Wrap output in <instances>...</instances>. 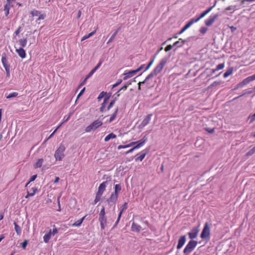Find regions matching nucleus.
<instances>
[{
    "label": "nucleus",
    "instance_id": "1",
    "mask_svg": "<svg viewBox=\"0 0 255 255\" xmlns=\"http://www.w3.org/2000/svg\"><path fill=\"white\" fill-rule=\"evenodd\" d=\"M167 61V58L164 57L162 58L159 64L155 67L152 72H151L145 79V81H148L151 78L156 76L160 73L163 67L166 64Z\"/></svg>",
    "mask_w": 255,
    "mask_h": 255
},
{
    "label": "nucleus",
    "instance_id": "2",
    "mask_svg": "<svg viewBox=\"0 0 255 255\" xmlns=\"http://www.w3.org/2000/svg\"><path fill=\"white\" fill-rule=\"evenodd\" d=\"M65 146L63 143H61L58 148L55 151L54 157L56 160L61 161L64 157V151L65 150Z\"/></svg>",
    "mask_w": 255,
    "mask_h": 255
},
{
    "label": "nucleus",
    "instance_id": "3",
    "mask_svg": "<svg viewBox=\"0 0 255 255\" xmlns=\"http://www.w3.org/2000/svg\"><path fill=\"white\" fill-rule=\"evenodd\" d=\"M103 125V122L99 120H97L92 123L90 125L87 126L85 130L86 132H90L91 131H94L97 129L98 128L102 126Z\"/></svg>",
    "mask_w": 255,
    "mask_h": 255
},
{
    "label": "nucleus",
    "instance_id": "4",
    "mask_svg": "<svg viewBox=\"0 0 255 255\" xmlns=\"http://www.w3.org/2000/svg\"><path fill=\"white\" fill-rule=\"evenodd\" d=\"M197 244L198 242L196 241H190L183 250L184 254H188L191 253L193 251V250L196 248Z\"/></svg>",
    "mask_w": 255,
    "mask_h": 255
},
{
    "label": "nucleus",
    "instance_id": "5",
    "mask_svg": "<svg viewBox=\"0 0 255 255\" xmlns=\"http://www.w3.org/2000/svg\"><path fill=\"white\" fill-rule=\"evenodd\" d=\"M210 235V227L208 223L205 224L204 228L200 235V237L202 239H206L209 238Z\"/></svg>",
    "mask_w": 255,
    "mask_h": 255
},
{
    "label": "nucleus",
    "instance_id": "6",
    "mask_svg": "<svg viewBox=\"0 0 255 255\" xmlns=\"http://www.w3.org/2000/svg\"><path fill=\"white\" fill-rule=\"evenodd\" d=\"M199 232V227H193L190 232L188 233L189 238L191 240H193L197 238Z\"/></svg>",
    "mask_w": 255,
    "mask_h": 255
},
{
    "label": "nucleus",
    "instance_id": "7",
    "mask_svg": "<svg viewBox=\"0 0 255 255\" xmlns=\"http://www.w3.org/2000/svg\"><path fill=\"white\" fill-rule=\"evenodd\" d=\"M218 17V14L211 15L205 21V24L208 26H211Z\"/></svg>",
    "mask_w": 255,
    "mask_h": 255
},
{
    "label": "nucleus",
    "instance_id": "8",
    "mask_svg": "<svg viewBox=\"0 0 255 255\" xmlns=\"http://www.w3.org/2000/svg\"><path fill=\"white\" fill-rule=\"evenodd\" d=\"M152 116V114H149L147 116H146L143 120V121L141 122V123L139 125V128H142L146 125H147L149 124V122L150 121Z\"/></svg>",
    "mask_w": 255,
    "mask_h": 255
},
{
    "label": "nucleus",
    "instance_id": "9",
    "mask_svg": "<svg viewBox=\"0 0 255 255\" xmlns=\"http://www.w3.org/2000/svg\"><path fill=\"white\" fill-rule=\"evenodd\" d=\"M147 141V137L146 135H144L142 139L137 141L135 146L133 147V149L135 150L140 148Z\"/></svg>",
    "mask_w": 255,
    "mask_h": 255
},
{
    "label": "nucleus",
    "instance_id": "10",
    "mask_svg": "<svg viewBox=\"0 0 255 255\" xmlns=\"http://www.w3.org/2000/svg\"><path fill=\"white\" fill-rule=\"evenodd\" d=\"M118 197V195H117L114 193H112L109 199H108L107 200L109 205L111 206L115 204L116 202Z\"/></svg>",
    "mask_w": 255,
    "mask_h": 255
},
{
    "label": "nucleus",
    "instance_id": "11",
    "mask_svg": "<svg viewBox=\"0 0 255 255\" xmlns=\"http://www.w3.org/2000/svg\"><path fill=\"white\" fill-rule=\"evenodd\" d=\"M99 221L100 222V223L101 229H105V227L107 226L108 224L107 217L106 216H99Z\"/></svg>",
    "mask_w": 255,
    "mask_h": 255
},
{
    "label": "nucleus",
    "instance_id": "12",
    "mask_svg": "<svg viewBox=\"0 0 255 255\" xmlns=\"http://www.w3.org/2000/svg\"><path fill=\"white\" fill-rule=\"evenodd\" d=\"M186 239L185 236H182L180 237L177 246V249L178 250L181 249L183 246L186 242Z\"/></svg>",
    "mask_w": 255,
    "mask_h": 255
},
{
    "label": "nucleus",
    "instance_id": "13",
    "mask_svg": "<svg viewBox=\"0 0 255 255\" xmlns=\"http://www.w3.org/2000/svg\"><path fill=\"white\" fill-rule=\"evenodd\" d=\"M107 184V181L102 182L99 186L97 194L102 195L104 191L105 190Z\"/></svg>",
    "mask_w": 255,
    "mask_h": 255
},
{
    "label": "nucleus",
    "instance_id": "14",
    "mask_svg": "<svg viewBox=\"0 0 255 255\" xmlns=\"http://www.w3.org/2000/svg\"><path fill=\"white\" fill-rule=\"evenodd\" d=\"M137 73V72L135 70H131L128 71V72L125 73L124 75H125V77L123 78L124 80H126L128 78H130L132 76H133L134 75H135Z\"/></svg>",
    "mask_w": 255,
    "mask_h": 255
},
{
    "label": "nucleus",
    "instance_id": "15",
    "mask_svg": "<svg viewBox=\"0 0 255 255\" xmlns=\"http://www.w3.org/2000/svg\"><path fill=\"white\" fill-rule=\"evenodd\" d=\"M1 62L4 69L10 68L9 65L8 64L6 55L5 54H3L1 57Z\"/></svg>",
    "mask_w": 255,
    "mask_h": 255
},
{
    "label": "nucleus",
    "instance_id": "16",
    "mask_svg": "<svg viewBox=\"0 0 255 255\" xmlns=\"http://www.w3.org/2000/svg\"><path fill=\"white\" fill-rule=\"evenodd\" d=\"M195 22L193 21L192 19H191L190 21L183 27V28L181 30V31L179 32V34H181L183 33L186 29H187L189 27H190Z\"/></svg>",
    "mask_w": 255,
    "mask_h": 255
},
{
    "label": "nucleus",
    "instance_id": "17",
    "mask_svg": "<svg viewBox=\"0 0 255 255\" xmlns=\"http://www.w3.org/2000/svg\"><path fill=\"white\" fill-rule=\"evenodd\" d=\"M131 229L132 231L139 233L142 230V228L140 225L133 222L131 227Z\"/></svg>",
    "mask_w": 255,
    "mask_h": 255
},
{
    "label": "nucleus",
    "instance_id": "18",
    "mask_svg": "<svg viewBox=\"0 0 255 255\" xmlns=\"http://www.w3.org/2000/svg\"><path fill=\"white\" fill-rule=\"evenodd\" d=\"M16 52L17 53L18 55L21 58H24L26 56V53L25 50L23 49V48L20 47L19 49H16Z\"/></svg>",
    "mask_w": 255,
    "mask_h": 255
},
{
    "label": "nucleus",
    "instance_id": "19",
    "mask_svg": "<svg viewBox=\"0 0 255 255\" xmlns=\"http://www.w3.org/2000/svg\"><path fill=\"white\" fill-rule=\"evenodd\" d=\"M110 96H109L108 97L105 98L104 99V101H103V103L101 105V107L100 108V111L101 112H104V111H105L106 105L108 102V101H109V99L110 98Z\"/></svg>",
    "mask_w": 255,
    "mask_h": 255
},
{
    "label": "nucleus",
    "instance_id": "20",
    "mask_svg": "<svg viewBox=\"0 0 255 255\" xmlns=\"http://www.w3.org/2000/svg\"><path fill=\"white\" fill-rule=\"evenodd\" d=\"M51 236H52V233H51V230H50L48 233L46 234L44 236V237H43L44 242L45 243H48L49 241V240L50 239V238L51 237Z\"/></svg>",
    "mask_w": 255,
    "mask_h": 255
},
{
    "label": "nucleus",
    "instance_id": "21",
    "mask_svg": "<svg viewBox=\"0 0 255 255\" xmlns=\"http://www.w3.org/2000/svg\"><path fill=\"white\" fill-rule=\"evenodd\" d=\"M86 216L83 217L81 219L76 221L74 223H73L72 225V227H80L81 224L83 223L84 220Z\"/></svg>",
    "mask_w": 255,
    "mask_h": 255
},
{
    "label": "nucleus",
    "instance_id": "22",
    "mask_svg": "<svg viewBox=\"0 0 255 255\" xmlns=\"http://www.w3.org/2000/svg\"><path fill=\"white\" fill-rule=\"evenodd\" d=\"M32 192H31V193H30L28 191H27V194L26 196H25V198L27 199V198H29V197L33 196L35 194L36 191H37V188L36 187H33L32 188Z\"/></svg>",
    "mask_w": 255,
    "mask_h": 255
},
{
    "label": "nucleus",
    "instance_id": "23",
    "mask_svg": "<svg viewBox=\"0 0 255 255\" xmlns=\"http://www.w3.org/2000/svg\"><path fill=\"white\" fill-rule=\"evenodd\" d=\"M119 111V108H117L114 112V113L111 115L110 119H109V123H111L114 120H115L116 117H117V113H118V112Z\"/></svg>",
    "mask_w": 255,
    "mask_h": 255
},
{
    "label": "nucleus",
    "instance_id": "24",
    "mask_svg": "<svg viewBox=\"0 0 255 255\" xmlns=\"http://www.w3.org/2000/svg\"><path fill=\"white\" fill-rule=\"evenodd\" d=\"M147 153H148L147 151H146V150L142 151V153L135 159V160L136 161L139 160L140 161H142Z\"/></svg>",
    "mask_w": 255,
    "mask_h": 255
},
{
    "label": "nucleus",
    "instance_id": "25",
    "mask_svg": "<svg viewBox=\"0 0 255 255\" xmlns=\"http://www.w3.org/2000/svg\"><path fill=\"white\" fill-rule=\"evenodd\" d=\"M121 27H119L116 31L115 32L112 34L110 38L109 39L108 41L107 42V44H109L110 43L112 42L114 39L115 38L116 36L117 35V33H118L119 31L120 30Z\"/></svg>",
    "mask_w": 255,
    "mask_h": 255
},
{
    "label": "nucleus",
    "instance_id": "26",
    "mask_svg": "<svg viewBox=\"0 0 255 255\" xmlns=\"http://www.w3.org/2000/svg\"><path fill=\"white\" fill-rule=\"evenodd\" d=\"M117 137L116 135L113 133H111L107 135L105 138V141H108L111 139L116 138Z\"/></svg>",
    "mask_w": 255,
    "mask_h": 255
},
{
    "label": "nucleus",
    "instance_id": "27",
    "mask_svg": "<svg viewBox=\"0 0 255 255\" xmlns=\"http://www.w3.org/2000/svg\"><path fill=\"white\" fill-rule=\"evenodd\" d=\"M225 66L224 63H221L218 64L215 69H212V73H214L216 71L221 70L224 68Z\"/></svg>",
    "mask_w": 255,
    "mask_h": 255
},
{
    "label": "nucleus",
    "instance_id": "28",
    "mask_svg": "<svg viewBox=\"0 0 255 255\" xmlns=\"http://www.w3.org/2000/svg\"><path fill=\"white\" fill-rule=\"evenodd\" d=\"M27 40L26 38L20 39L18 40L19 45L21 46L22 48L25 47L27 44Z\"/></svg>",
    "mask_w": 255,
    "mask_h": 255
},
{
    "label": "nucleus",
    "instance_id": "29",
    "mask_svg": "<svg viewBox=\"0 0 255 255\" xmlns=\"http://www.w3.org/2000/svg\"><path fill=\"white\" fill-rule=\"evenodd\" d=\"M208 13L206 12V11H204L203 12H202L200 15L197 17V18H192L193 21L195 22H198L200 19H201L202 18L204 17L206 14H207Z\"/></svg>",
    "mask_w": 255,
    "mask_h": 255
},
{
    "label": "nucleus",
    "instance_id": "30",
    "mask_svg": "<svg viewBox=\"0 0 255 255\" xmlns=\"http://www.w3.org/2000/svg\"><path fill=\"white\" fill-rule=\"evenodd\" d=\"M185 40H182L181 38H180L178 41H177L173 44V46H177L178 47L181 46L185 42Z\"/></svg>",
    "mask_w": 255,
    "mask_h": 255
},
{
    "label": "nucleus",
    "instance_id": "31",
    "mask_svg": "<svg viewBox=\"0 0 255 255\" xmlns=\"http://www.w3.org/2000/svg\"><path fill=\"white\" fill-rule=\"evenodd\" d=\"M14 229L17 235H20L21 232V229L15 222H14Z\"/></svg>",
    "mask_w": 255,
    "mask_h": 255
},
{
    "label": "nucleus",
    "instance_id": "32",
    "mask_svg": "<svg viewBox=\"0 0 255 255\" xmlns=\"http://www.w3.org/2000/svg\"><path fill=\"white\" fill-rule=\"evenodd\" d=\"M43 162V159L42 158L39 159L34 165L35 168L40 167L42 165Z\"/></svg>",
    "mask_w": 255,
    "mask_h": 255
},
{
    "label": "nucleus",
    "instance_id": "33",
    "mask_svg": "<svg viewBox=\"0 0 255 255\" xmlns=\"http://www.w3.org/2000/svg\"><path fill=\"white\" fill-rule=\"evenodd\" d=\"M10 6L9 3H6L4 7V10L5 11V16H7L9 13Z\"/></svg>",
    "mask_w": 255,
    "mask_h": 255
},
{
    "label": "nucleus",
    "instance_id": "34",
    "mask_svg": "<svg viewBox=\"0 0 255 255\" xmlns=\"http://www.w3.org/2000/svg\"><path fill=\"white\" fill-rule=\"evenodd\" d=\"M122 187L120 184H118L115 185V192L114 193L118 195V193L121 190Z\"/></svg>",
    "mask_w": 255,
    "mask_h": 255
},
{
    "label": "nucleus",
    "instance_id": "35",
    "mask_svg": "<svg viewBox=\"0 0 255 255\" xmlns=\"http://www.w3.org/2000/svg\"><path fill=\"white\" fill-rule=\"evenodd\" d=\"M96 32V31H94L93 32H91V33H90L88 35H85L84 37H83V38H82L81 39V41H84L86 39H87V38L91 37L92 36H93Z\"/></svg>",
    "mask_w": 255,
    "mask_h": 255
},
{
    "label": "nucleus",
    "instance_id": "36",
    "mask_svg": "<svg viewBox=\"0 0 255 255\" xmlns=\"http://www.w3.org/2000/svg\"><path fill=\"white\" fill-rule=\"evenodd\" d=\"M122 210L120 211V213H119V215H121V216H122L123 212L124 210H126L128 208V204L127 202H125L122 206Z\"/></svg>",
    "mask_w": 255,
    "mask_h": 255
},
{
    "label": "nucleus",
    "instance_id": "37",
    "mask_svg": "<svg viewBox=\"0 0 255 255\" xmlns=\"http://www.w3.org/2000/svg\"><path fill=\"white\" fill-rule=\"evenodd\" d=\"M30 14L33 16H38L40 14V12L37 10H33L30 12Z\"/></svg>",
    "mask_w": 255,
    "mask_h": 255
},
{
    "label": "nucleus",
    "instance_id": "38",
    "mask_svg": "<svg viewBox=\"0 0 255 255\" xmlns=\"http://www.w3.org/2000/svg\"><path fill=\"white\" fill-rule=\"evenodd\" d=\"M131 84V82H128L125 84V85L122 87L120 90L119 91L122 90L126 91L128 87Z\"/></svg>",
    "mask_w": 255,
    "mask_h": 255
},
{
    "label": "nucleus",
    "instance_id": "39",
    "mask_svg": "<svg viewBox=\"0 0 255 255\" xmlns=\"http://www.w3.org/2000/svg\"><path fill=\"white\" fill-rule=\"evenodd\" d=\"M232 70L231 69H228L224 74L223 75V77L226 78L229 76H230L232 73Z\"/></svg>",
    "mask_w": 255,
    "mask_h": 255
},
{
    "label": "nucleus",
    "instance_id": "40",
    "mask_svg": "<svg viewBox=\"0 0 255 255\" xmlns=\"http://www.w3.org/2000/svg\"><path fill=\"white\" fill-rule=\"evenodd\" d=\"M117 100V98H116L115 99L113 100L109 104V106L107 108V110L109 111L111 108L113 107V106L114 105L116 101Z\"/></svg>",
    "mask_w": 255,
    "mask_h": 255
},
{
    "label": "nucleus",
    "instance_id": "41",
    "mask_svg": "<svg viewBox=\"0 0 255 255\" xmlns=\"http://www.w3.org/2000/svg\"><path fill=\"white\" fill-rule=\"evenodd\" d=\"M63 123H61L54 130V131L49 135V136L45 140V141H47L48 139L51 138L54 133L56 132V131L57 130V129L61 127Z\"/></svg>",
    "mask_w": 255,
    "mask_h": 255
},
{
    "label": "nucleus",
    "instance_id": "42",
    "mask_svg": "<svg viewBox=\"0 0 255 255\" xmlns=\"http://www.w3.org/2000/svg\"><path fill=\"white\" fill-rule=\"evenodd\" d=\"M18 95V93L16 92H13L12 93L9 94L8 95L6 96L7 99H10L12 98H14L16 97Z\"/></svg>",
    "mask_w": 255,
    "mask_h": 255
},
{
    "label": "nucleus",
    "instance_id": "43",
    "mask_svg": "<svg viewBox=\"0 0 255 255\" xmlns=\"http://www.w3.org/2000/svg\"><path fill=\"white\" fill-rule=\"evenodd\" d=\"M154 57H153L151 60V61H150V62L148 63V64L147 65V66L145 68V69L144 70V71H147L150 67V66L152 65L153 62H154Z\"/></svg>",
    "mask_w": 255,
    "mask_h": 255
},
{
    "label": "nucleus",
    "instance_id": "44",
    "mask_svg": "<svg viewBox=\"0 0 255 255\" xmlns=\"http://www.w3.org/2000/svg\"><path fill=\"white\" fill-rule=\"evenodd\" d=\"M95 72V69H93L90 71V72L86 76L85 78V80H87Z\"/></svg>",
    "mask_w": 255,
    "mask_h": 255
},
{
    "label": "nucleus",
    "instance_id": "45",
    "mask_svg": "<svg viewBox=\"0 0 255 255\" xmlns=\"http://www.w3.org/2000/svg\"><path fill=\"white\" fill-rule=\"evenodd\" d=\"M101 196L102 195L96 194V196L94 200V204H96L98 202H99L100 200Z\"/></svg>",
    "mask_w": 255,
    "mask_h": 255
},
{
    "label": "nucleus",
    "instance_id": "46",
    "mask_svg": "<svg viewBox=\"0 0 255 255\" xmlns=\"http://www.w3.org/2000/svg\"><path fill=\"white\" fill-rule=\"evenodd\" d=\"M106 93H107L106 92H105L104 91L101 92L100 94H99L98 97V101H100L102 98H103L104 97L106 94Z\"/></svg>",
    "mask_w": 255,
    "mask_h": 255
},
{
    "label": "nucleus",
    "instance_id": "47",
    "mask_svg": "<svg viewBox=\"0 0 255 255\" xmlns=\"http://www.w3.org/2000/svg\"><path fill=\"white\" fill-rule=\"evenodd\" d=\"M99 216H105V211L104 207H103L99 214Z\"/></svg>",
    "mask_w": 255,
    "mask_h": 255
},
{
    "label": "nucleus",
    "instance_id": "48",
    "mask_svg": "<svg viewBox=\"0 0 255 255\" xmlns=\"http://www.w3.org/2000/svg\"><path fill=\"white\" fill-rule=\"evenodd\" d=\"M208 30V28L205 27H202L200 29V32L202 34H205Z\"/></svg>",
    "mask_w": 255,
    "mask_h": 255
},
{
    "label": "nucleus",
    "instance_id": "49",
    "mask_svg": "<svg viewBox=\"0 0 255 255\" xmlns=\"http://www.w3.org/2000/svg\"><path fill=\"white\" fill-rule=\"evenodd\" d=\"M122 82V80L119 79L118 82L112 86V88H114L119 86Z\"/></svg>",
    "mask_w": 255,
    "mask_h": 255
},
{
    "label": "nucleus",
    "instance_id": "50",
    "mask_svg": "<svg viewBox=\"0 0 255 255\" xmlns=\"http://www.w3.org/2000/svg\"><path fill=\"white\" fill-rule=\"evenodd\" d=\"M121 218V215H118V219H117V221L116 222L115 225H114L113 228H115L116 227V226H117V225L118 224L120 220V219Z\"/></svg>",
    "mask_w": 255,
    "mask_h": 255
},
{
    "label": "nucleus",
    "instance_id": "51",
    "mask_svg": "<svg viewBox=\"0 0 255 255\" xmlns=\"http://www.w3.org/2000/svg\"><path fill=\"white\" fill-rule=\"evenodd\" d=\"M121 218V215H118V219H117V221L116 222L115 225H114L113 228H115L116 227V226H117V225L118 224L120 220V219Z\"/></svg>",
    "mask_w": 255,
    "mask_h": 255
},
{
    "label": "nucleus",
    "instance_id": "52",
    "mask_svg": "<svg viewBox=\"0 0 255 255\" xmlns=\"http://www.w3.org/2000/svg\"><path fill=\"white\" fill-rule=\"evenodd\" d=\"M85 87H84L82 90H81V91L80 92V93H79V94L77 96L76 101L78 100V99H79L83 95V93L85 91Z\"/></svg>",
    "mask_w": 255,
    "mask_h": 255
},
{
    "label": "nucleus",
    "instance_id": "53",
    "mask_svg": "<svg viewBox=\"0 0 255 255\" xmlns=\"http://www.w3.org/2000/svg\"><path fill=\"white\" fill-rule=\"evenodd\" d=\"M173 45H168V46H167L165 48V51L167 52L168 51H170V50H171L173 47Z\"/></svg>",
    "mask_w": 255,
    "mask_h": 255
},
{
    "label": "nucleus",
    "instance_id": "54",
    "mask_svg": "<svg viewBox=\"0 0 255 255\" xmlns=\"http://www.w3.org/2000/svg\"><path fill=\"white\" fill-rule=\"evenodd\" d=\"M204 129H205V130H206L210 133H212L214 132V128H205Z\"/></svg>",
    "mask_w": 255,
    "mask_h": 255
},
{
    "label": "nucleus",
    "instance_id": "55",
    "mask_svg": "<svg viewBox=\"0 0 255 255\" xmlns=\"http://www.w3.org/2000/svg\"><path fill=\"white\" fill-rule=\"evenodd\" d=\"M54 228L53 229L52 232H51L52 235L54 236L58 233V230L55 228V226H53Z\"/></svg>",
    "mask_w": 255,
    "mask_h": 255
},
{
    "label": "nucleus",
    "instance_id": "56",
    "mask_svg": "<svg viewBox=\"0 0 255 255\" xmlns=\"http://www.w3.org/2000/svg\"><path fill=\"white\" fill-rule=\"evenodd\" d=\"M38 16H39V17H38L37 20H40L44 19L46 16V15L45 14H40Z\"/></svg>",
    "mask_w": 255,
    "mask_h": 255
},
{
    "label": "nucleus",
    "instance_id": "57",
    "mask_svg": "<svg viewBox=\"0 0 255 255\" xmlns=\"http://www.w3.org/2000/svg\"><path fill=\"white\" fill-rule=\"evenodd\" d=\"M28 243L27 240H25L23 243H21L22 247L23 249H25Z\"/></svg>",
    "mask_w": 255,
    "mask_h": 255
},
{
    "label": "nucleus",
    "instance_id": "58",
    "mask_svg": "<svg viewBox=\"0 0 255 255\" xmlns=\"http://www.w3.org/2000/svg\"><path fill=\"white\" fill-rule=\"evenodd\" d=\"M21 31V27L19 26L16 30L14 32V34L16 35H17L19 34V33Z\"/></svg>",
    "mask_w": 255,
    "mask_h": 255
},
{
    "label": "nucleus",
    "instance_id": "59",
    "mask_svg": "<svg viewBox=\"0 0 255 255\" xmlns=\"http://www.w3.org/2000/svg\"><path fill=\"white\" fill-rule=\"evenodd\" d=\"M36 177H37V175L36 174L32 176L31 177L30 179V180L29 181V183H30L31 182L33 181L34 180H35V179H36Z\"/></svg>",
    "mask_w": 255,
    "mask_h": 255
},
{
    "label": "nucleus",
    "instance_id": "60",
    "mask_svg": "<svg viewBox=\"0 0 255 255\" xmlns=\"http://www.w3.org/2000/svg\"><path fill=\"white\" fill-rule=\"evenodd\" d=\"M220 83L219 82L215 81V82H213L212 84H211L210 86H209V87H214L217 85L220 84Z\"/></svg>",
    "mask_w": 255,
    "mask_h": 255
},
{
    "label": "nucleus",
    "instance_id": "61",
    "mask_svg": "<svg viewBox=\"0 0 255 255\" xmlns=\"http://www.w3.org/2000/svg\"><path fill=\"white\" fill-rule=\"evenodd\" d=\"M144 66H145L144 64H142V65H140L137 69H135L137 73L138 72L140 71L141 70H142L144 68Z\"/></svg>",
    "mask_w": 255,
    "mask_h": 255
},
{
    "label": "nucleus",
    "instance_id": "62",
    "mask_svg": "<svg viewBox=\"0 0 255 255\" xmlns=\"http://www.w3.org/2000/svg\"><path fill=\"white\" fill-rule=\"evenodd\" d=\"M102 63V61H100L99 63L97 65V66L94 68V69H95V71H96L101 66Z\"/></svg>",
    "mask_w": 255,
    "mask_h": 255
},
{
    "label": "nucleus",
    "instance_id": "63",
    "mask_svg": "<svg viewBox=\"0 0 255 255\" xmlns=\"http://www.w3.org/2000/svg\"><path fill=\"white\" fill-rule=\"evenodd\" d=\"M5 70L6 71V76L9 77L10 76V68L5 69Z\"/></svg>",
    "mask_w": 255,
    "mask_h": 255
},
{
    "label": "nucleus",
    "instance_id": "64",
    "mask_svg": "<svg viewBox=\"0 0 255 255\" xmlns=\"http://www.w3.org/2000/svg\"><path fill=\"white\" fill-rule=\"evenodd\" d=\"M235 6H233V5H231V6H228V7L226 8V10H232V9H235Z\"/></svg>",
    "mask_w": 255,
    "mask_h": 255
}]
</instances>
